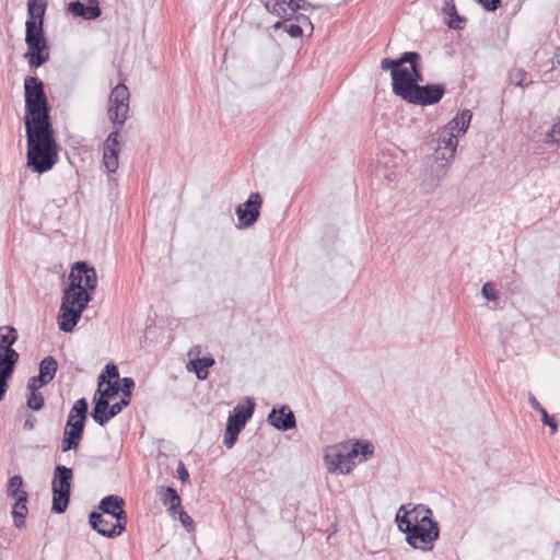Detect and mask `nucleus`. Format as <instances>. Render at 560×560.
Wrapping results in <instances>:
<instances>
[{"instance_id":"c85d7f7f","label":"nucleus","mask_w":560,"mask_h":560,"mask_svg":"<svg viewBox=\"0 0 560 560\" xmlns=\"http://www.w3.org/2000/svg\"><path fill=\"white\" fill-rule=\"evenodd\" d=\"M120 508H125V500L117 494H108L98 503V511L103 514L113 516Z\"/></svg>"},{"instance_id":"a19ab883","label":"nucleus","mask_w":560,"mask_h":560,"mask_svg":"<svg viewBox=\"0 0 560 560\" xmlns=\"http://www.w3.org/2000/svg\"><path fill=\"white\" fill-rule=\"evenodd\" d=\"M411 504L406 505V513L411 521V517H421V515H433L432 510L425 504H416L411 509H409Z\"/></svg>"},{"instance_id":"5fc2aeb1","label":"nucleus","mask_w":560,"mask_h":560,"mask_svg":"<svg viewBox=\"0 0 560 560\" xmlns=\"http://www.w3.org/2000/svg\"><path fill=\"white\" fill-rule=\"evenodd\" d=\"M478 2L488 12H494L501 7V0H478Z\"/></svg>"},{"instance_id":"412c9836","label":"nucleus","mask_w":560,"mask_h":560,"mask_svg":"<svg viewBox=\"0 0 560 560\" xmlns=\"http://www.w3.org/2000/svg\"><path fill=\"white\" fill-rule=\"evenodd\" d=\"M160 500L171 516H177V510L182 508V499L177 490L173 487H160L158 492Z\"/></svg>"},{"instance_id":"cd10ccee","label":"nucleus","mask_w":560,"mask_h":560,"mask_svg":"<svg viewBox=\"0 0 560 560\" xmlns=\"http://www.w3.org/2000/svg\"><path fill=\"white\" fill-rule=\"evenodd\" d=\"M109 411L110 402L93 397L91 417L98 425L104 427L112 419Z\"/></svg>"},{"instance_id":"a878e982","label":"nucleus","mask_w":560,"mask_h":560,"mask_svg":"<svg viewBox=\"0 0 560 560\" xmlns=\"http://www.w3.org/2000/svg\"><path fill=\"white\" fill-rule=\"evenodd\" d=\"M245 420L240 422V420L235 418H228L225 431L223 434V444L226 448H232L238 438L241 431L245 428Z\"/></svg>"},{"instance_id":"423d86ee","label":"nucleus","mask_w":560,"mask_h":560,"mask_svg":"<svg viewBox=\"0 0 560 560\" xmlns=\"http://www.w3.org/2000/svg\"><path fill=\"white\" fill-rule=\"evenodd\" d=\"M89 402L85 397L79 398L70 409L61 441L62 452L77 450L84 434L88 419Z\"/></svg>"},{"instance_id":"473e14b6","label":"nucleus","mask_w":560,"mask_h":560,"mask_svg":"<svg viewBox=\"0 0 560 560\" xmlns=\"http://www.w3.org/2000/svg\"><path fill=\"white\" fill-rule=\"evenodd\" d=\"M112 517L115 518V523L110 525L109 538L114 539L122 535L126 532L128 515L125 508H120Z\"/></svg>"},{"instance_id":"e2e57ef3","label":"nucleus","mask_w":560,"mask_h":560,"mask_svg":"<svg viewBox=\"0 0 560 560\" xmlns=\"http://www.w3.org/2000/svg\"><path fill=\"white\" fill-rule=\"evenodd\" d=\"M276 0H261L265 9L270 13V10L272 8V4L275 3Z\"/></svg>"},{"instance_id":"37998d69","label":"nucleus","mask_w":560,"mask_h":560,"mask_svg":"<svg viewBox=\"0 0 560 560\" xmlns=\"http://www.w3.org/2000/svg\"><path fill=\"white\" fill-rule=\"evenodd\" d=\"M292 21H294L296 24H300L301 26H303L304 31L307 30L308 31V36H311L314 32V25L311 21V19L303 14V13H299V12H295L294 14H292Z\"/></svg>"},{"instance_id":"0eeeda50","label":"nucleus","mask_w":560,"mask_h":560,"mask_svg":"<svg viewBox=\"0 0 560 560\" xmlns=\"http://www.w3.org/2000/svg\"><path fill=\"white\" fill-rule=\"evenodd\" d=\"M72 480L73 471L71 468L61 464L56 465L51 481L52 513L62 514L67 511L71 498Z\"/></svg>"},{"instance_id":"680f3d73","label":"nucleus","mask_w":560,"mask_h":560,"mask_svg":"<svg viewBox=\"0 0 560 560\" xmlns=\"http://www.w3.org/2000/svg\"><path fill=\"white\" fill-rule=\"evenodd\" d=\"M556 66H560V46L556 48L555 55L552 57V68Z\"/></svg>"},{"instance_id":"f704fd0d","label":"nucleus","mask_w":560,"mask_h":560,"mask_svg":"<svg viewBox=\"0 0 560 560\" xmlns=\"http://www.w3.org/2000/svg\"><path fill=\"white\" fill-rule=\"evenodd\" d=\"M24 486V481L22 476L20 475H13L9 478L8 485H7V494L9 498L15 499L20 498L24 494H28L26 491H24L22 488Z\"/></svg>"},{"instance_id":"f257e3e1","label":"nucleus","mask_w":560,"mask_h":560,"mask_svg":"<svg viewBox=\"0 0 560 560\" xmlns=\"http://www.w3.org/2000/svg\"><path fill=\"white\" fill-rule=\"evenodd\" d=\"M25 137L27 166L38 174L50 171L59 152L52 122L25 125Z\"/></svg>"},{"instance_id":"4468645a","label":"nucleus","mask_w":560,"mask_h":560,"mask_svg":"<svg viewBox=\"0 0 560 560\" xmlns=\"http://www.w3.org/2000/svg\"><path fill=\"white\" fill-rule=\"evenodd\" d=\"M121 128L122 126L113 127L103 144V164L108 173H115L118 168Z\"/></svg>"},{"instance_id":"7c9ffc66","label":"nucleus","mask_w":560,"mask_h":560,"mask_svg":"<svg viewBox=\"0 0 560 560\" xmlns=\"http://www.w3.org/2000/svg\"><path fill=\"white\" fill-rule=\"evenodd\" d=\"M58 370V362L52 355H47L39 362L38 375L44 378L48 384L55 378Z\"/></svg>"},{"instance_id":"9b49d317","label":"nucleus","mask_w":560,"mask_h":560,"mask_svg":"<svg viewBox=\"0 0 560 560\" xmlns=\"http://www.w3.org/2000/svg\"><path fill=\"white\" fill-rule=\"evenodd\" d=\"M446 86L444 83H428L420 85L416 91L402 101L418 106H431L438 104L444 96Z\"/></svg>"},{"instance_id":"39448f33","label":"nucleus","mask_w":560,"mask_h":560,"mask_svg":"<svg viewBox=\"0 0 560 560\" xmlns=\"http://www.w3.org/2000/svg\"><path fill=\"white\" fill-rule=\"evenodd\" d=\"M19 339L15 327L11 325L0 326V401L4 398L9 388L20 354L13 348Z\"/></svg>"},{"instance_id":"4be33fe9","label":"nucleus","mask_w":560,"mask_h":560,"mask_svg":"<svg viewBox=\"0 0 560 560\" xmlns=\"http://www.w3.org/2000/svg\"><path fill=\"white\" fill-rule=\"evenodd\" d=\"M472 113L469 109L460 110L444 127H442L443 131L453 132L457 135V137L459 135H464L469 128Z\"/></svg>"},{"instance_id":"13d9d810","label":"nucleus","mask_w":560,"mask_h":560,"mask_svg":"<svg viewBox=\"0 0 560 560\" xmlns=\"http://www.w3.org/2000/svg\"><path fill=\"white\" fill-rule=\"evenodd\" d=\"M36 423H37L36 417L28 413L24 421L23 429L25 431H32L35 428Z\"/></svg>"},{"instance_id":"6e6552de","label":"nucleus","mask_w":560,"mask_h":560,"mask_svg":"<svg viewBox=\"0 0 560 560\" xmlns=\"http://www.w3.org/2000/svg\"><path fill=\"white\" fill-rule=\"evenodd\" d=\"M25 44L27 51L24 58L27 59L32 69H38L50 59V45L45 34V28L28 26L25 28Z\"/></svg>"},{"instance_id":"bb28decb","label":"nucleus","mask_w":560,"mask_h":560,"mask_svg":"<svg viewBox=\"0 0 560 560\" xmlns=\"http://www.w3.org/2000/svg\"><path fill=\"white\" fill-rule=\"evenodd\" d=\"M118 395L117 382L106 381L104 373L98 376L97 389L94 394V398L110 402Z\"/></svg>"},{"instance_id":"dca6fc26","label":"nucleus","mask_w":560,"mask_h":560,"mask_svg":"<svg viewBox=\"0 0 560 560\" xmlns=\"http://www.w3.org/2000/svg\"><path fill=\"white\" fill-rule=\"evenodd\" d=\"M404 61H408L410 65V78L407 81L402 82L404 92H399L397 96L401 100L406 98L410 95L416 89L420 86V82H423V71H422V57L418 52L417 55H408L404 57Z\"/></svg>"},{"instance_id":"9d476101","label":"nucleus","mask_w":560,"mask_h":560,"mask_svg":"<svg viewBox=\"0 0 560 560\" xmlns=\"http://www.w3.org/2000/svg\"><path fill=\"white\" fill-rule=\"evenodd\" d=\"M325 460L329 471L349 474L354 465L353 456L349 448V442H343L329 447L325 455Z\"/></svg>"},{"instance_id":"aec40b11","label":"nucleus","mask_w":560,"mask_h":560,"mask_svg":"<svg viewBox=\"0 0 560 560\" xmlns=\"http://www.w3.org/2000/svg\"><path fill=\"white\" fill-rule=\"evenodd\" d=\"M129 105L121 102L119 100H115L109 95L108 97V108H107V117L109 121L113 124V127L124 126L128 118Z\"/></svg>"},{"instance_id":"de8ad7c7","label":"nucleus","mask_w":560,"mask_h":560,"mask_svg":"<svg viewBox=\"0 0 560 560\" xmlns=\"http://www.w3.org/2000/svg\"><path fill=\"white\" fill-rule=\"evenodd\" d=\"M285 32L292 37L298 38L304 35V28L300 24H296L294 21L288 22Z\"/></svg>"},{"instance_id":"6e6d98bb","label":"nucleus","mask_w":560,"mask_h":560,"mask_svg":"<svg viewBox=\"0 0 560 560\" xmlns=\"http://www.w3.org/2000/svg\"><path fill=\"white\" fill-rule=\"evenodd\" d=\"M429 522H436L433 518V515H421V517H411V526L410 527H418L422 525H428Z\"/></svg>"},{"instance_id":"f8f14e48","label":"nucleus","mask_w":560,"mask_h":560,"mask_svg":"<svg viewBox=\"0 0 560 560\" xmlns=\"http://www.w3.org/2000/svg\"><path fill=\"white\" fill-rule=\"evenodd\" d=\"M68 284L95 291L97 287L95 268L85 260L75 261L71 266Z\"/></svg>"},{"instance_id":"864d4df0","label":"nucleus","mask_w":560,"mask_h":560,"mask_svg":"<svg viewBox=\"0 0 560 560\" xmlns=\"http://www.w3.org/2000/svg\"><path fill=\"white\" fill-rule=\"evenodd\" d=\"M177 478L185 485L190 482L189 472L185 466V464L179 460L176 469Z\"/></svg>"},{"instance_id":"79ce46f5","label":"nucleus","mask_w":560,"mask_h":560,"mask_svg":"<svg viewBox=\"0 0 560 560\" xmlns=\"http://www.w3.org/2000/svg\"><path fill=\"white\" fill-rule=\"evenodd\" d=\"M390 168H395V164L393 160L383 152L376 161L374 173L375 175H380L383 171Z\"/></svg>"},{"instance_id":"20e7f679","label":"nucleus","mask_w":560,"mask_h":560,"mask_svg":"<svg viewBox=\"0 0 560 560\" xmlns=\"http://www.w3.org/2000/svg\"><path fill=\"white\" fill-rule=\"evenodd\" d=\"M395 523L399 532L406 535V542L413 549L432 551L435 541L440 538V525L438 522H429L428 525L411 526V521L406 513V504L399 506Z\"/></svg>"},{"instance_id":"58836bf2","label":"nucleus","mask_w":560,"mask_h":560,"mask_svg":"<svg viewBox=\"0 0 560 560\" xmlns=\"http://www.w3.org/2000/svg\"><path fill=\"white\" fill-rule=\"evenodd\" d=\"M110 96L115 100H119V102H124L129 105L130 93L127 85L122 82H119L115 88L112 89Z\"/></svg>"},{"instance_id":"e433bc0d","label":"nucleus","mask_w":560,"mask_h":560,"mask_svg":"<svg viewBox=\"0 0 560 560\" xmlns=\"http://www.w3.org/2000/svg\"><path fill=\"white\" fill-rule=\"evenodd\" d=\"M45 405V398L40 392H28L26 395V406L31 410L38 411Z\"/></svg>"},{"instance_id":"6ab92c4d","label":"nucleus","mask_w":560,"mask_h":560,"mask_svg":"<svg viewBox=\"0 0 560 560\" xmlns=\"http://www.w3.org/2000/svg\"><path fill=\"white\" fill-rule=\"evenodd\" d=\"M451 163L452 161H444L435 153L427 158V173L434 182L433 187L439 186L441 180L446 177Z\"/></svg>"},{"instance_id":"603ef678","label":"nucleus","mask_w":560,"mask_h":560,"mask_svg":"<svg viewBox=\"0 0 560 560\" xmlns=\"http://www.w3.org/2000/svg\"><path fill=\"white\" fill-rule=\"evenodd\" d=\"M541 415V422L544 425H548L551 429V433H556L558 430V422L556 419L545 410Z\"/></svg>"},{"instance_id":"8fccbe9b","label":"nucleus","mask_w":560,"mask_h":560,"mask_svg":"<svg viewBox=\"0 0 560 560\" xmlns=\"http://www.w3.org/2000/svg\"><path fill=\"white\" fill-rule=\"evenodd\" d=\"M48 383L43 378H39V375L32 376L27 381V390L28 392H38L39 388L47 385Z\"/></svg>"},{"instance_id":"f03ea898","label":"nucleus","mask_w":560,"mask_h":560,"mask_svg":"<svg viewBox=\"0 0 560 560\" xmlns=\"http://www.w3.org/2000/svg\"><path fill=\"white\" fill-rule=\"evenodd\" d=\"M95 291L68 284L62 290L61 304L58 314V327L63 332L73 331L81 319L82 313L93 300Z\"/></svg>"},{"instance_id":"2f4dec72","label":"nucleus","mask_w":560,"mask_h":560,"mask_svg":"<svg viewBox=\"0 0 560 560\" xmlns=\"http://www.w3.org/2000/svg\"><path fill=\"white\" fill-rule=\"evenodd\" d=\"M349 448L353 459L359 455H362L363 459H368L374 454V445L368 440L349 441Z\"/></svg>"},{"instance_id":"5701e85b","label":"nucleus","mask_w":560,"mask_h":560,"mask_svg":"<svg viewBox=\"0 0 560 560\" xmlns=\"http://www.w3.org/2000/svg\"><path fill=\"white\" fill-rule=\"evenodd\" d=\"M443 13L448 16L445 21L446 25L456 31L464 30L467 23V19L463 15H459L456 10L455 0H444V5L442 9Z\"/></svg>"},{"instance_id":"1a4fd4ad","label":"nucleus","mask_w":560,"mask_h":560,"mask_svg":"<svg viewBox=\"0 0 560 560\" xmlns=\"http://www.w3.org/2000/svg\"><path fill=\"white\" fill-rule=\"evenodd\" d=\"M418 51H405L398 58H384L381 61V69L384 71L390 70L392 78V90L393 93L397 96L399 92H404L402 85L405 81L410 78V66L405 67L404 65L408 63V61H404V57L408 55H417Z\"/></svg>"},{"instance_id":"4c0bfd02","label":"nucleus","mask_w":560,"mask_h":560,"mask_svg":"<svg viewBox=\"0 0 560 560\" xmlns=\"http://www.w3.org/2000/svg\"><path fill=\"white\" fill-rule=\"evenodd\" d=\"M117 382L118 394L121 393L126 398H130L132 396V392L135 389V381L132 377H122Z\"/></svg>"},{"instance_id":"ddd939ff","label":"nucleus","mask_w":560,"mask_h":560,"mask_svg":"<svg viewBox=\"0 0 560 560\" xmlns=\"http://www.w3.org/2000/svg\"><path fill=\"white\" fill-rule=\"evenodd\" d=\"M262 197L259 192H252L248 199L236 207L238 228L248 229L253 226L260 217Z\"/></svg>"},{"instance_id":"a211bd4d","label":"nucleus","mask_w":560,"mask_h":560,"mask_svg":"<svg viewBox=\"0 0 560 560\" xmlns=\"http://www.w3.org/2000/svg\"><path fill=\"white\" fill-rule=\"evenodd\" d=\"M48 0H28L25 28H28V26H35V28H44Z\"/></svg>"},{"instance_id":"2eb2a0df","label":"nucleus","mask_w":560,"mask_h":560,"mask_svg":"<svg viewBox=\"0 0 560 560\" xmlns=\"http://www.w3.org/2000/svg\"><path fill=\"white\" fill-rule=\"evenodd\" d=\"M436 135L438 137L430 141V144H435L434 153L444 161H453L458 145L457 135L443 131V128H440Z\"/></svg>"},{"instance_id":"a18cd8bd","label":"nucleus","mask_w":560,"mask_h":560,"mask_svg":"<svg viewBox=\"0 0 560 560\" xmlns=\"http://www.w3.org/2000/svg\"><path fill=\"white\" fill-rule=\"evenodd\" d=\"M284 4H287V2H283L282 0H276L275 3L272 4L270 13L278 18H287L288 15H290V13L288 12V7H283Z\"/></svg>"},{"instance_id":"c03bdc74","label":"nucleus","mask_w":560,"mask_h":560,"mask_svg":"<svg viewBox=\"0 0 560 560\" xmlns=\"http://www.w3.org/2000/svg\"><path fill=\"white\" fill-rule=\"evenodd\" d=\"M481 295L487 301H497L499 299V292L495 289V285L490 281L482 285Z\"/></svg>"},{"instance_id":"7ed1b4c3","label":"nucleus","mask_w":560,"mask_h":560,"mask_svg":"<svg viewBox=\"0 0 560 560\" xmlns=\"http://www.w3.org/2000/svg\"><path fill=\"white\" fill-rule=\"evenodd\" d=\"M24 125L52 122L51 105L44 82L33 75L24 78Z\"/></svg>"},{"instance_id":"09e8293b","label":"nucleus","mask_w":560,"mask_h":560,"mask_svg":"<svg viewBox=\"0 0 560 560\" xmlns=\"http://www.w3.org/2000/svg\"><path fill=\"white\" fill-rule=\"evenodd\" d=\"M177 516L180 524L188 530L192 529L194 527V521L190 515L183 509L177 510Z\"/></svg>"},{"instance_id":"ea45409f","label":"nucleus","mask_w":560,"mask_h":560,"mask_svg":"<svg viewBox=\"0 0 560 560\" xmlns=\"http://www.w3.org/2000/svg\"><path fill=\"white\" fill-rule=\"evenodd\" d=\"M287 2L288 9L294 14L299 10L307 11L310 9L314 10L319 8V5L312 4L306 0H282Z\"/></svg>"},{"instance_id":"49530a36","label":"nucleus","mask_w":560,"mask_h":560,"mask_svg":"<svg viewBox=\"0 0 560 560\" xmlns=\"http://www.w3.org/2000/svg\"><path fill=\"white\" fill-rule=\"evenodd\" d=\"M129 404H130V398H126L125 396H121L119 401L110 405L109 413H110L112 419L114 417H116L118 413H120L124 408L129 406Z\"/></svg>"},{"instance_id":"c756f323","label":"nucleus","mask_w":560,"mask_h":560,"mask_svg":"<svg viewBox=\"0 0 560 560\" xmlns=\"http://www.w3.org/2000/svg\"><path fill=\"white\" fill-rule=\"evenodd\" d=\"M89 524L93 530L98 533L100 535L109 538L110 525L112 523L104 517V514L100 511L93 510L89 513Z\"/></svg>"},{"instance_id":"b1692460","label":"nucleus","mask_w":560,"mask_h":560,"mask_svg":"<svg viewBox=\"0 0 560 560\" xmlns=\"http://www.w3.org/2000/svg\"><path fill=\"white\" fill-rule=\"evenodd\" d=\"M27 501L28 494H24L14 499L11 514L13 517L14 526L19 529L24 528L26 525V517L28 514Z\"/></svg>"},{"instance_id":"4d7b16f0","label":"nucleus","mask_w":560,"mask_h":560,"mask_svg":"<svg viewBox=\"0 0 560 560\" xmlns=\"http://www.w3.org/2000/svg\"><path fill=\"white\" fill-rule=\"evenodd\" d=\"M528 402L530 407L539 413L546 410L532 393H528Z\"/></svg>"},{"instance_id":"f3484780","label":"nucleus","mask_w":560,"mask_h":560,"mask_svg":"<svg viewBox=\"0 0 560 560\" xmlns=\"http://www.w3.org/2000/svg\"><path fill=\"white\" fill-rule=\"evenodd\" d=\"M268 423L275 429L287 432L296 427V419L288 405L273 407L267 418Z\"/></svg>"},{"instance_id":"72a5a7b5","label":"nucleus","mask_w":560,"mask_h":560,"mask_svg":"<svg viewBox=\"0 0 560 560\" xmlns=\"http://www.w3.org/2000/svg\"><path fill=\"white\" fill-rule=\"evenodd\" d=\"M246 406L244 405H237L232 412H230L229 418H237L240 422H243L245 420V424L247 421L253 417L254 410H255V401L253 398L246 399Z\"/></svg>"},{"instance_id":"3c124183","label":"nucleus","mask_w":560,"mask_h":560,"mask_svg":"<svg viewBox=\"0 0 560 560\" xmlns=\"http://www.w3.org/2000/svg\"><path fill=\"white\" fill-rule=\"evenodd\" d=\"M104 373V376L107 378H113V380H116L118 381L119 380V371H118V366L110 362V363H107L104 368V371L102 372Z\"/></svg>"},{"instance_id":"c9c22d12","label":"nucleus","mask_w":560,"mask_h":560,"mask_svg":"<svg viewBox=\"0 0 560 560\" xmlns=\"http://www.w3.org/2000/svg\"><path fill=\"white\" fill-rule=\"evenodd\" d=\"M509 79L511 83L521 88L528 86L533 83V81L528 79V73L521 68L512 69L509 73Z\"/></svg>"},{"instance_id":"052dcab7","label":"nucleus","mask_w":560,"mask_h":560,"mask_svg":"<svg viewBox=\"0 0 560 560\" xmlns=\"http://www.w3.org/2000/svg\"><path fill=\"white\" fill-rule=\"evenodd\" d=\"M378 176L383 177L384 179H386L388 182H392V180L396 179V172L394 171V168L385 170Z\"/></svg>"},{"instance_id":"bf43d9fd","label":"nucleus","mask_w":560,"mask_h":560,"mask_svg":"<svg viewBox=\"0 0 560 560\" xmlns=\"http://www.w3.org/2000/svg\"><path fill=\"white\" fill-rule=\"evenodd\" d=\"M281 20L277 21L272 27L275 30H280V28H283L285 31L287 28V25H288V22L292 21V15H288L287 18H280Z\"/></svg>"},{"instance_id":"393cba45","label":"nucleus","mask_w":560,"mask_h":560,"mask_svg":"<svg viewBox=\"0 0 560 560\" xmlns=\"http://www.w3.org/2000/svg\"><path fill=\"white\" fill-rule=\"evenodd\" d=\"M214 363L215 361L211 355H205L190 360L187 363V369L189 372H194L198 380L205 381L209 376V369L214 365Z\"/></svg>"}]
</instances>
